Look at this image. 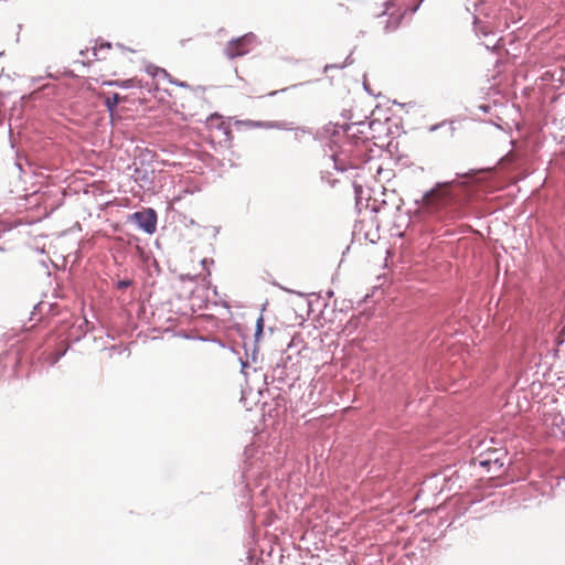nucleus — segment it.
I'll return each mask as SVG.
<instances>
[{"label":"nucleus","mask_w":565,"mask_h":565,"mask_svg":"<svg viewBox=\"0 0 565 565\" xmlns=\"http://www.w3.org/2000/svg\"><path fill=\"white\" fill-rule=\"evenodd\" d=\"M450 183L446 184H438L437 188L430 190L429 192L425 193L423 200L427 205L435 204L436 199H440L443 196V188L448 186Z\"/></svg>","instance_id":"nucleus-3"},{"label":"nucleus","mask_w":565,"mask_h":565,"mask_svg":"<svg viewBox=\"0 0 565 565\" xmlns=\"http://www.w3.org/2000/svg\"><path fill=\"white\" fill-rule=\"evenodd\" d=\"M131 285L130 280H119L117 286L119 289H126Z\"/></svg>","instance_id":"nucleus-9"},{"label":"nucleus","mask_w":565,"mask_h":565,"mask_svg":"<svg viewBox=\"0 0 565 565\" xmlns=\"http://www.w3.org/2000/svg\"><path fill=\"white\" fill-rule=\"evenodd\" d=\"M172 84H175L181 87H188V84L185 82H178V81H170Z\"/></svg>","instance_id":"nucleus-10"},{"label":"nucleus","mask_w":565,"mask_h":565,"mask_svg":"<svg viewBox=\"0 0 565 565\" xmlns=\"http://www.w3.org/2000/svg\"><path fill=\"white\" fill-rule=\"evenodd\" d=\"M161 74L163 77H169V74L167 73L166 70H160L159 73H157L156 75H159Z\"/></svg>","instance_id":"nucleus-11"},{"label":"nucleus","mask_w":565,"mask_h":565,"mask_svg":"<svg viewBox=\"0 0 565 565\" xmlns=\"http://www.w3.org/2000/svg\"><path fill=\"white\" fill-rule=\"evenodd\" d=\"M494 465V466H498L499 468H501L503 466L502 462H499V459L495 458L493 461L491 459H486V460H479V465L481 467H489L491 465Z\"/></svg>","instance_id":"nucleus-7"},{"label":"nucleus","mask_w":565,"mask_h":565,"mask_svg":"<svg viewBox=\"0 0 565 565\" xmlns=\"http://www.w3.org/2000/svg\"><path fill=\"white\" fill-rule=\"evenodd\" d=\"M255 126H258V127H267V128H284L282 124H262V122H255Z\"/></svg>","instance_id":"nucleus-8"},{"label":"nucleus","mask_w":565,"mask_h":565,"mask_svg":"<svg viewBox=\"0 0 565 565\" xmlns=\"http://www.w3.org/2000/svg\"><path fill=\"white\" fill-rule=\"evenodd\" d=\"M396 1L397 0L385 1L384 2L385 10L383 12H381L380 14H390L391 17H393L395 14V12L391 11V9L396 6L395 4Z\"/></svg>","instance_id":"nucleus-5"},{"label":"nucleus","mask_w":565,"mask_h":565,"mask_svg":"<svg viewBox=\"0 0 565 565\" xmlns=\"http://www.w3.org/2000/svg\"><path fill=\"white\" fill-rule=\"evenodd\" d=\"M264 329V318L260 316L256 321V330H255V338L256 340L259 339V337L263 334Z\"/></svg>","instance_id":"nucleus-6"},{"label":"nucleus","mask_w":565,"mask_h":565,"mask_svg":"<svg viewBox=\"0 0 565 565\" xmlns=\"http://www.w3.org/2000/svg\"><path fill=\"white\" fill-rule=\"evenodd\" d=\"M119 102H120V96L117 93L113 94V96H109L105 99V106H106L107 110L110 113V115H113V113L115 111Z\"/></svg>","instance_id":"nucleus-4"},{"label":"nucleus","mask_w":565,"mask_h":565,"mask_svg":"<svg viewBox=\"0 0 565 565\" xmlns=\"http://www.w3.org/2000/svg\"><path fill=\"white\" fill-rule=\"evenodd\" d=\"M130 220L147 234H153L157 230V213L152 209L135 212Z\"/></svg>","instance_id":"nucleus-2"},{"label":"nucleus","mask_w":565,"mask_h":565,"mask_svg":"<svg viewBox=\"0 0 565 565\" xmlns=\"http://www.w3.org/2000/svg\"><path fill=\"white\" fill-rule=\"evenodd\" d=\"M256 42L253 33H247L241 38L232 40L225 47V54L228 58H235L248 53L250 46Z\"/></svg>","instance_id":"nucleus-1"}]
</instances>
